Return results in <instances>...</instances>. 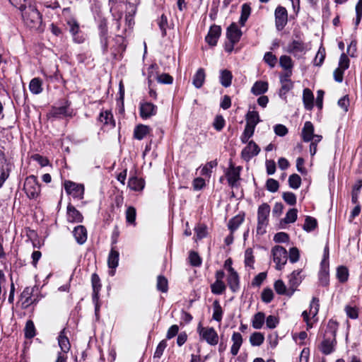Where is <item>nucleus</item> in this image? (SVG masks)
I'll return each mask as SVG.
<instances>
[{
  "instance_id": "17",
  "label": "nucleus",
  "mask_w": 362,
  "mask_h": 362,
  "mask_svg": "<svg viewBox=\"0 0 362 362\" xmlns=\"http://www.w3.org/2000/svg\"><path fill=\"white\" fill-rule=\"evenodd\" d=\"M119 252L115 250L113 247L111 249L108 258H107V264L108 267L112 269V271L110 272V274L111 276L115 275V269L118 266L119 263Z\"/></svg>"
},
{
  "instance_id": "12",
  "label": "nucleus",
  "mask_w": 362,
  "mask_h": 362,
  "mask_svg": "<svg viewBox=\"0 0 362 362\" xmlns=\"http://www.w3.org/2000/svg\"><path fill=\"white\" fill-rule=\"evenodd\" d=\"M241 35H242V32L236 23H233L227 28L226 36L230 43L235 44L238 42H239Z\"/></svg>"
},
{
  "instance_id": "20",
  "label": "nucleus",
  "mask_w": 362,
  "mask_h": 362,
  "mask_svg": "<svg viewBox=\"0 0 362 362\" xmlns=\"http://www.w3.org/2000/svg\"><path fill=\"white\" fill-rule=\"evenodd\" d=\"M314 137V126L311 122H305L302 129V138L305 142L311 141Z\"/></svg>"
},
{
  "instance_id": "3",
  "label": "nucleus",
  "mask_w": 362,
  "mask_h": 362,
  "mask_svg": "<svg viewBox=\"0 0 362 362\" xmlns=\"http://www.w3.org/2000/svg\"><path fill=\"white\" fill-rule=\"evenodd\" d=\"M270 213V206L269 204L264 203L261 204L257 211V233L258 234H264L266 232L265 228L268 224V217Z\"/></svg>"
},
{
  "instance_id": "5",
  "label": "nucleus",
  "mask_w": 362,
  "mask_h": 362,
  "mask_svg": "<svg viewBox=\"0 0 362 362\" xmlns=\"http://www.w3.org/2000/svg\"><path fill=\"white\" fill-rule=\"evenodd\" d=\"M23 189L30 199L37 198L40 193V185L34 175L28 177L24 182Z\"/></svg>"
},
{
  "instance_id": "60",
  "label": "nucleus",
  "mask_w": 362,
  "mask_h": 362,
  "mask_svg": "<svg viewBox=\"0 0 362 362\" xmlns=\"http://www.w3.org/2000/svg\"><path fill=\"white\" fill-rule=\"evenodd\" d=\"M300 253L298 249L296 247H291L289 250V255L288 256L289 261L291 263H295L298 261Z\"/></svg>"
},
{
  "instance_id": "23",
  "label": "nucleus",
  "mask_w": 362,
  "mask_h": 362,
  "mask_svg": "<svg viewBox=\"0 0 362 362\" xmlns=\"http://www.w3.org/2000/svg\"><path fill=\"white\" fill-rule=\"evenodd\" d=\"M58 343H59V346H60L62 351L64 354H66L67 352H69V351L70 350V348H71V344H70L69 340L66 334L64 329H62L59 333V335L58 337Z\"/></svg>"
},
{
  "instance_id": "19",
  "label": "nucleus",
  "mask_w": 362,
  "mask_h": 362,
  "mask_svg": "<svg viewBox=\"0 0 362 362\" xmlns=\"http://www.w3.org/2000/svg\"><path fill=\"white\" fill-rule=\"evenodd\" d=\"M67 220L71 223H80L83 220L81 214L72 205L67 206Z\"/></svg>"
},
{
  "instance_id": "29",
  "label": "nucleus",
  "mask_w": 362,
  "mask_h": 362,
  "mask_svg": "<svg viewBox=\"0 0 362 362\" xmlns=\"http://www.w3.org/2000/svg\"><path fill=\"white\" fill-rule=\"evenodd\" d=\"M150 132L148 126L144 124L137 125L134 131V136L138 140L143 139Z\"/></svg>"
},
{
  "instance_id": "22",
  "label": "nucleus",
  "mask_w": 362,
  "mask_h": 362,
  "mask_svg": "<svg viewBox=\"0 0 362 362\" xmlns=\"http://www.w3.org/2000/svg\"><path fill=\"white\" fill-rule=\"evenodd\" d=\"M226 175L228 185L232 187H237V182L240 180V169L231 168Z\"/></svg>"
},
{
  "instance_id": "4",
  "label": "nucleus",
  "mask_w": 362,
  "mask_h": 362,
  "mask_svg": "<svg viewBox=\"0 0 362 362\" xmlns=\"http://www.w3.org/2000/svg\"><path fill=\"white\" fill-rule=\"evenodd\" d=\"M296 39L293 40L286 47V52L292 54L294 56H298L299 54L305 53L308 50L307 45L301 39V33L300 32L294 33Z\"/></svg>"
},
{
  "instance_id": "54",
  "label": "nucleus",
  "mask_w": 362,
  "mask_h": 362,
  "mask_svg": "<svg viewBox=\"0 0 362 362\" xmlns=\"http://www.w3.org/2000/svg\"><path fill=\"white\" fill-rule=\"evenodd\" d=\"M282 198L288 204L291 206L295 205L296 203V197L293 192H284Z\"/></svg>"
},
{
  "instance_id": "13",
  "label": "nucleus",
  "mask_w": 362,
  "mask_h": 362,
  "mask_svg": "<svg viewBox=\"0 0 362 362\" xmlns=\"http://www.w3.org/2000/svg\"><path fill=\"white\" fill-rule=\"evenodd\" d=\"M292 72L289 71L286 72L284 75L280 76L281 88L280 89L279 95L281 97L285 95L293 87V83L292 81L289 78Z\"/></svg>"
},
{
  "instance_id": "7",
  "label": "nucleus",
  "mask_w": 362,
  "mask_h": 362,
  "mask_svg": "<svg viewBox=\"0 0 362 362\" xmlns=\"http://www.w3.org/2000/svg\"><path fill=\"white\" fill-rule=\"evenodd\" d=\"M275 26L277 30L281 31L288 23V12L285 7L278 6L274 11Z\"/></svg>"
},
{
  "instance_id": "61",
  "label": "nucleus",
  "mask_w": 362,
  "mask_h": 362,
  "mask_svg": "<svg viewBox=\"0 0 362 362\" xmlns=\"http://www.w3.org/2000/svg\"><path fill=\"white\" fill-rule=\"evenodd\" d=\"M267 278V273L266 272H261L258 274L257 276H255L252 281V285L253 286H259L262 282L265 280Z\"/></svg>"
},
{
  "instance_id": "35",
  "label": "nucleus",
  "mask_w": 362,
  "mask_h": 362,
  "mask_svg": "<svg viewBox=\"0 0 362 362\" xmlns=\"http://www.w3.org/2000/svg\"><path fill=\"white\" fill-rule=\"evenodd\" d=\"M128 186L132 190L139 191L144 189V182L141 179L133 177L129 180Z\"/></svg>"
},
{
  "instance_id": "33",
  "label": "nucleus",
  "mask_w": 362,
  "mask_h": 362,
  "mask_svg": "<svg viewBox=\"0 0 362 362\" xmlns=\"http://www.w3.org/2000/svg\"><path fill=\"white\" fill-rule=\"evenodd\" d=\"M232 78L233 75L230 71L225 69L221 71L220 82L223 87H229L231 85Z\"/></svg>"
},
{
  "instance_id": "63",
  "label": "nucleus",
  "mask_w": 362,
  "mask_h": 362,
  "mask_svg": "<svg viewBox=\"0 0 362 362\" xmlns=\"http://www.w3.org/2000/svg\"><path fill=\"white\" fill-rule=\"evenodd\" d=\"M350 60L347 55L342 53L339 58V67L346 70L349 66Z\"/></svg>"
},
{
  "instance_id": "47",
  "label": "nucleus",
  "mask_w": 362,
  "mask_h": 362,
  "mask_svg": "<svg viewBox=\"0 0 362 362\" xmlns=\"http://www.w3.org/2000/svg\"><path fill=\"white\" fill-rule=\"evenodd\" d=\"M317 221L315 218L307 216L303 225V229L308 232L312 231L317 227Z\"/></svg>"
},
{
  "instance_id": "9",
  "label": "nucleus",
  "mask_w": 362,
  "mask_h": 362,
  "mask_svg": "<svg viewBox=\"0 0 362 362\" xmlns=\"http://www.w3.org/2000/svg\"><path fill=\"white\" fill-rule=\"evenodd\" d=\"M260 151V148L253 141L248 142L247 145L242 150L241 157L243 160L249 161L252 157L257 156Z\"/></svg>"
},
{
  "instance_id": "51",
  "label": "nucleus",
  "mask_w": 362,
  "mask_h": 362,
  "mask_svg": "<svg viewBox=\"0 0 362 362\" xmlns=\"http://www.w3.org/2000/svg\"><path fill=\"white\" fill-rule=\"evenodd\" d=\"M298 210L296 209H291L286 213V216L284 219L286 223H294L297 219Z\"/></svg>"
},
{
  "instance_id": "6",
  "label": "nucleus",
  "mask_w": 362,
  "mask_h": 362,
  "mask_svg": "<svg viewBox=\"0 0 362 362\" xmlns=\"http://www.w3.org/2000/svg\"><path fill=\"white\" fill-rule=\"evenodd\" d=\"M273 260L276 264V269L281 270L288 260L286 250L280 245L274 246L272 250Z\"/></svg>"
},
{
  "instance_id": "10",
  "label": "nucleus",
  "mask_w": 362,
  "mask_h": 362,
  "mask_svg": "<svg viewBox=\"0 0 362 362\" xmlns=\"http://www.w3.org/2000/svg\"><path fill=\"white\" fill-rule=\"evenodd\" d=\"M221 35V26L213 25L210 27L207 35L205 36V41L211 47L216 46Z\"/></svg>"
},
{
  "instance_id": "56",
  "label": "nucleus",
  "mask_w": 362,
  "mask_h": 362,
  "mask_svg": "<svg viewBox=\"0 0 362 362\" xmlns=\"http://www.w3.org/2000/svg\"><path fill=\"white\" fill-rule=\"evenodd\" d=\"M255 262L252 248H247L245 252V264L252 267Z\"/></svg>"
},
{
  "instance_id": "55",
  "label": "nucleus",
  "mask_w": 362,
  "mask_h": 362,
  "mask_svg": "<svg viewBox=\"0 0 362 362\" xmlns=\"http://www.w3.org/2000/svg\"><path fill=\"white\" fill-rule=\"evenodd\" d=\"M274 289L279 295H284L286 293V286L282 280H277L274 282Z\"/></svg>"
},
{
  "instance_id": "2",
  "label": "nucleus",
  "mask_w": 362,
  "mask_h": 362,
  "mask_svg": "<svg viewBox=\"0 0 362 362\" xmlns=\"http://www.w3.org/2000/svg\"><path fill=\"white\" fill-rule=\"evenodd\" d=\"M22 17L25 25L30 28L39 29L42 25V16L34 6H26L22 11Z\"/></svg>"
},
{
  "instance_id": "40",
  "label": "nucleus",
  "mask_w": 362,
  "mask_h": 362,
  "mask_svg": "<svg viewBox=\"0 0 362 362\" xmlns=\"http://www.w3.org/2000/svg\"><path fill=\"white\" fill-rule=\"evenodd\" d=\"M204 83V71L202 69H198L192 78V84L197 88H200Z\"/></svg>"
},
{
  "instance_id": "31",
  "label": "nucleus",
  "mask_w": 362,
  "mask_h": 362,
  "mask_svg": "<svg viewBox=\"0 0 362 362\" xmlns=\"http://www.w3.org/2000/svg\"><path fill=\"white\" fill-rule=\"evenodd\" d=\"M265 321V315L262 312L257 313L252 320V326L254 329H259L262 327Z\"/></svg>"
},
{
  "instance_id": "28",
  "label": "nucleus",
  "mask_w": 362,
  "mask_h": 362,
  "mask_svg": "<svg viewBox=\"0 0 362 362\" xmlns=\"http://www.w3.org/2000/svg\"><path fill=\"white\" fill-rule=\"evenodd\" d=\"M268 90V83L259 81L255 83L252 87L251 92L255 95H259L266 93Z\"/></svg>"
},
{
  "instance_id": "26",
  "label": "nucleus",
  "mask_w": 362,
  "mask_h": 362,
  "mask_svg": "<svg viewBox=\"0 0 362 362\" xmlns=\"http://www.w3.org/2000/svg\"><path fill=\"white\" fill-rule=\"evenodd\" d=\"M205 341L212 346L218 344V335L214 328H205Z\"/></svg>"
},
{
  "instance_id": "36",
  "label": "nucleus",
  "mask_w": 362,
  "mask_h": 362,
  "mask_svg": "<svg viewBox=\"0 0 362 362\" xmlns=\"http://www.w3.org/2000/svg\"><path fill=\"white\" fill-rule=\"evenodd\" d=\"M264 336L261 332H254L250 337V342L252 346H259L263 344Z\"/></svg>"
},
{
  "instance_id": "49",
  "label": "nucleus",
  "mask_w": 362,
  "mask_h": 362,
  "mask_svg": "<svg viewBox=\"0 0 362 362\" xmlns=\"http://www.w3.org/2000/svg\"><path fill=\"white\" fill-rule=\"evenodd\" d=\"M254 132H255L254 128L245 125L244 132L240 136L241 141L243 144L247 143L249 139L253 136Z\"/></svg>"
},
{
  "instance_id": "18",
  "label": "nucleus",
  "mask_w": 362,
  "mask_h": 362,
  "mask_svg": "<svg viewBox=\"0 0 362 362\" xmlns=\"http://www.w3.org/2000/svg\"><path fill=\"white\" fill-rule=\"evenodd\" d=\"M231 340L233 344L230 348V353L233 356H236L240 350V346H242L243 339L240 333L239 332H233Z\"/></svg>"
},
{
  "instance_id": "52",
  "label": "nucleus",
  "mask_w": 362,
  "mask_h": 362,
  "mask_svg": "<svg viewBox=\"0 0 362 362\" xmlns=\"http://www.w3.org/2000/svg\"><path fill=\"white\" fill-rule=\"evenodd\" d=\"M188 259L190 264L193 267H197L202 264V258L194 251H191L189 252Z\"/></svg>"
},
{
  "instance_id": "32",
  "label": "nucleus",
  "mask_w": 362,
  "mask_h": 362,
  "mask_svg": "<svg viewBox=\"0 0 362 362\" xmlns=\"http://www.w3.org/2000/svg\"><path fill=\"white\" fill-rule=\"evenodd\" d=\"M99 120L105 125H110L112 127H115V122L113 119L112 114L109 111L101 112L99 116Z\"/></svg>"
},
{
  "instance_id": "8",
  "label": "nucleus",
  "mask_w": 362,
  "mask_h": 362,
  "mask_svg": "<svg viewBox=\"0 0 362 362\" xmlns=\"http://www.w3.org/2000/svg\"><path fill=\"white\" fill-rule=\"evenodd\" d=\"M64 189L67 194L73 196L74 198L80 199L83 198L84 186L81 184H77L71 181H65Z\"/></svg>"
},
{
  "instance_id": "43",
  "label": "nucleus",
  "mask_w": 362,
  "mask_h": 362,
  "mask_svg": "<svg viewBox=\"0 0 362 362\" xmlns=\"http://www.w3.org/2000/svg\"><path fill=\"white\" fill-rule=\"evenodd\" d=\"M288 185L291 188L298 189L301 185V178L298 174H292L288 177Z\"/></svg>"
},
{
  "instance_id": "58",
  "label": "nucleus",
  "mask_w": 362,
  "mask_h": 362,
  "mask_svg": "<svg viewBox=\"0 0 362 362\" xmlns=\"http://www.w3.org/2000/svg\"><path fill=\"white\" fill-rule=\"evenodd\" d=\"M274 298V293L271 288H264L262 293V300L266 303H270Z\"/></svg>"
},
{
  "instance_id": "1",
  "label": "nucleus",
  "mask_w": 362,
  "mask_h": 362,
  "mask_svg": "<svg viewBox=\"0 0 362 362\" xmlns=\"http://www.w3.org/2000/svg\"><path fill=\"white\" fill-rule=\"evenodd\" d=\"M338 329V323L332 320H329L324 339L321 342L320 349L325 355H329L335 349L337 344L336 334Z\"/></svg>"
},
{
  "instance_id": "21",
  "label": "nucleus",
  "mask_w": 362,
  "mask_h": 362,
  "mask_svg": "<svg viewBox=\"0 0 362 362\" xmlns=\"http://www.w3.org/2000/svg\"><path fill=\"white\" fill-rule=\"evenodd\" d=\"M230 274L228 277V284L233 292H235L239 288V277L238 273L231 267H229Z\"/></svg>"
},
{
  "instance_id": "50",
  "label": "nucleus",
  "mask_w": 362,
  "mask_h": 362,
  "mask_svg": "<svg viewBox=\"0 0 362 362\" xmlns=\"http://www.w3.org/2000/svg\"><path fill=\"white\" fill-rule=\"evenodd\" d=\"M136 209L133 206H129L126 211V220L127 223L135 225Z\"/></svg>"
},
{
  "instance_id": "25",
  "label": "nucleus",
  "mask_w": 362,
  "mask_h": 362,
  "mask_svg": "<svg viewBox=\"0 0 362 362\" xmlns=\"http://www.w3.org/2000/svg\"><path fill=\"white\" fill-rule=\"evenodd\" d=\"M303 101L306 110H310L313 107L314 95L309 88H305L303 93Z\"/></svg>"
},
{
  "instance_id": "24",
  "label": "nucleus",
  "mask_w": 362,
  "mask_h": 362,
  "mask_svg": "<svg viewBox=\"0 0 362 362\" xmlns=\"http://www.w3.org/2000/svg\"><path fill=\"white\" fill-rule=\"evenodd\" d=\"M74 235L79 244L84 243L87 240V230L83 226H78L74 228Z\"/></svg>"
},
{
  "instance_id": "45",
  "label": "nucleus",
  "mask_w": 362,
  "mask_h": 362,
  "mask_svg": "<svg viewBox=\"0 0 362 362\" xmlns=\"http://www.w3.org/2000/svg\"><path fill=\"white\" fill-rule=\"evenodd\" d=\"M337 277L340 282H346L349 277L348 269L344 266L339 267L337 270Z\"/></svg>"
},
{
  "instance_id": "57",
  "label": "nucleus",
  "mask_w": 362,
  "mask_h": 362,
  "mask_svg": "<svg viewBox=\"0 0 362 362\" xmlns=\"http://www.w3.org/2000/svg\"><path fill=\"white\" fill-rule=\"evenodd\" d=\"M157 288L162 292H166L168 291V280L164 276H158Z\"/></svg>"
},
{
  "instance_id": "27",
  "label": "nucleus",
  "mask_w": 362,
  "mask_h": 362,
  "mask_svg": "<svg viewBox=\"0 0 362 362\" xmlns=\"http://www.w3.org/2000/svg\"><path fill=\"white\" fill-rule=\"evenodd\" d=\"M245 119L246 125L254 129L260 121L259 113L257 111H249L245 116Z\"/></svg>"
},
{
  "instance_id": "34",
  "label": "nucleus",
  "mask_w": 362,
  "mask_h": 362,
  "mask_svg": "<svg viewBox=\"0 0 362 362\" xmlns=\"http://www.w3.org/2000/svg\"><path fill=\"white\" fill-rule=\"evenodd\" d=\"M223 313V309L219 301L218 300H215L213 303L212 319L217 322H221L222 320Z\"/></svg>"
},
{
  "instance_id": "16",
  "label": "nucleus",
  "mask_w": 362,
  "mask_h": 362,
  "mask_svg": "<svg viewBox=\"0 0 362 362\" xmlns=\"http://www.w3.org/2000/svg\"><path fill=\"white\" fill-rule=\"evenodd\" d=\"M100 280L99 276L96 274H93L91 276V283H92V287H93V300L95 303V311H98V295L99 291L101 288L100 284Z\"/></svg>"
},
{
  "instance_id": "37",
  "label": "nucleus",
  "mask_w": 362,
  "mask_h": 362,
  "mask_svg": "<svg viewBox=\"0 0 362 362\" xmlns=\"http://www.w3.org/2000/svg\"><path fill=\"white\" fill-rule=\"evenodd\" d=\"M29 88L33 94L40 93L42 91L41 80L38 78H33L30 82Z\"/></svg>"
},
{
  "instance_id": "42",
  "label": "nucleus",
  "mask_w": 362,
  "mask_h": 362,
  "mask_svg": "<svg viewBox=\"0 0 362 362\" xmlns=\"http://www.w3.org/2000/svg\"><path fill=\"white\" fill-rule=\"evenodd\" d=\"M211 288L213 293L219 295L225 291L226 286L221 280L216 279V281L211 284Z\"/></svg>"
},
{
  "instance_id": "44",
  "label": "nucleus",
  "mask_w": 362,
  "mask_h": 362,
  "mask_svg": "<svg viewBox=\"0 0 362 362\" xmlns=\"http://www.w3.org/2000/svg\"><path fill=\"white\" fill-rule=\"evenodd\" d=\"M320 300L317 297H313L310 304L309 314L312 315L313 318H315L319 312L320 308Z\"/></svg>"
},
{
  "instance_id": "39",
  "label": "nucleus",
  "mask_w": 362,
  "mask_h": 362,
  "mask_svg": "<svg viewBox=\"0 0 362 362\" xmlns=\"http://www.w3.org/2000/svg\"><path fill=\"white\" fill-rule=\"evenodd\" d=\"M251 13L250 6L247 4H244L241 7V16L240 18V23L242 26H244L245 22L248 19Z\"/></svg>"
},
{
  "instance_id": "14",
  "label": "nucleus",
  "mask_w": 362,
  "mask_h": 362,
  "mask_svg": "<svg viewBox=\"0 0 362 362\" xmlns=\"http://www.w3.org/2000/svg\"><path fill=\"white\" fill-rule=\"evenodd\" d=\"M301 270L293 271L288 277V286L291 291V295L296 290L297 287L300 285L302 281V276L300 275Z\"/></svg>"
},
{
  "instance_id": "62",
  "label": "nucleus",
  "mask_w": 362,
  "mask_h": 362,
  "mask_svg": "<svg viewBox=\"0 0 362 362\" xmlns=\"http://www.w3.org/2000/svg\"><path fill=\"white\" fill-rule=\"evenodd\" d=\"M319 280L322 286H327L329 284V271L320 270L319 272Z\"/></svg>"
},
{
  "instance_id": "41",
  "label": "nucleus",
  "mask_w": 362,
  "mask_h": 362,
  "mask_svg": "<svg viewBox=\"0 0 362 362\" xmlns=\"http://www.w3.org/2000/svg\"><path fill=\"white\" fill-rule=\"evenodd\" d=\"M68 105H64L59 107H54L50 112V115L54 117H58L61 115L63 116H71V114L68 112Z\"/></svg>"
},
{
  "instance_id": "11",
  "label": "nucleus",
  "mask_w": 362,
  "mask_h": 362,
  "mask_svg": "<svg viewBox=\"0 0 362 362\" xmlns=\"http://www.w3.org/2000/svg\"><path fill=\"white\" fill-rule=\"evenodd\" d=\"M10 170L9 164L7 163L4 153L0 151V187L8 177Z\"/></svg>"
},
{
  "instance_id": "30",
  "label": "nucleus",
  "mask_w": 362,
  "mask_h": 362,
  "mask_svg": "<svg viewBox=\"0 0 362 362\" xmlns=\"http://www.w3.org/2000/svg\"><path fill=\"white\" fill-rule=\"evenodd\" d=\"M244 221V215L238 214L232 218L228 223V227L230 230L231 233H233L235 230L242 224Z\"/></svg>"
},
{
  "instance_id": "46",
  "label": "nucleus",
  "mask_w": 362,
  "mask_h": 362,
  "mask_svg": "<svg viewBox=\"0 0 362 362\" xmlns=\"http://www.w3.org/2000/svg\"><path fill=\"white\" fill-rule=\"evenodd\" d=\"M35 335V328L32 320H28L25 327V336L26 338L31 339Z\"/></svg>"
},
{
  "instance_id": "15",
  "label": "nucleus",
  "mask_w": 362,
  "mask_h": 362,
  "mask_svg": "<svg viewBox=\"0 0 362 362\" xmlns=\"http://www.w3.org/2000/svg\"><path fill=\"white\" fill-rule=\"evenodd\" d=\"M157 112V107L151 103H144L140 106V115L143 119H147L155 115Z\"/></svg>"
},
{
  "instance_id": "59",
  "label": "nucleus",
  "mask_w": 362,
  "mask_h": 362,
  "mask_svg": "<svg viewBox=\"0 0 362 362\" xmlns=\"http://www.w3.org/2000/svg\"><path fill=\"white\" fill-rule=\"evenodd\" d=\"M264 60L271 67H274L276 65V64L277 58L272 52H268L265 53V54L264 56Z\"/></svg>"
},
{
  "instance_id": "48",
  "label": "nucleus",
  "mask_w": 362,
  "mask_h": 362,
  "mask_svg": "<svg viewBox=\"0 0 362 362\" xmlns=\"http://www.w3.org/2000/svg\"><path fill=\"white\" fill-rule=\"evenodd\" d=\"M226 124V121L222 115H218L215 117L214 120L213 122L214 128L218 131L221 132Z\"/></svg>"
},
{
  "instance_id": "38",
  "label": "nucleus",
  "mask_w": 362,
  "mask_h": 362,
  "mask_svg": "<svg viewBox=\"0 0 362 362\" xmlns=\"http://www.w3.org/2000/svg\"><path fill=\"white\" fill-rule=\"evenodd\" d=\"M279 64L283 69H284L286 71V72H292L293 64L290 57L286 55L281 56L279 59Z\"/></svg>"
},
{
  "instance_id": "53",
  "label": "nucleus",
  "mask_w": 362,
  "mask_h": 362,
  "mask_svg": "<svg viewBox=\"0 0 362 362\" xmlns=\"http://www.w3.org/2000/svg\"><path fill=\"white\" fill-rule=\"evenodd\" d=\"M267 189L271 192H276L279 187V182L273 178H269L266 182Z\"/></svg>"
},
{
  "instance_id": "64",
  "label": "nucleus",
  "mask_w": 362,
  "mask_h": 362,
  "mask_svg": "<svg viewBox=\"0 0 362 362\" xmlns=\"http://www.w3.org/2000/svg\"><path fill=\"white\" fill-rule=\"evenodd\" d=\"M325 58V51L323 48L322 50L319 49L314 59V64L315 66H321Z\"/></svg>"
}]
</instances>
